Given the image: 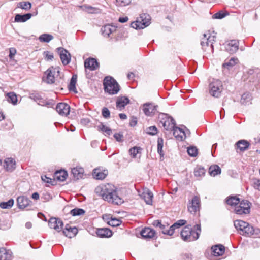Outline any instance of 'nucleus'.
I'll use <instances>...</instances> for the list:
<instances>
[{"label": "nucleus", "mask_w": 260, "mask_h": 260, "mask_svg": "<svg viewBox=\"0 0 260 260\" xmlns=\"http://www.w3.org/2000/svg\"><path fill=\"white\" fill-rule=\"evenodd\" d=\"M157 107L152 103H146L143 105V111L146 115L151 116L155 113Z\"/></svg>", "instance_id": "18"}, {"label": "nucleus", "mask_w": 260, "mask_h": 260, "mask_svg": "<svg viewBox=\"0 0 260 260\" xmlns=\"http://www.w3.org/2000/svg\"><path fill=\"white\" fill-rule=\"evenodd\" d=\"M7 101L13 105H16L17 103V97L14 92L7 93Z\"/></svg>", "instance_id": "40"}, {"label": "nucleus", "mask_w": 260, "mask_h": 260, "mask_svg": "<svg viewBox=\"0 0 260 260\" xmlns=\"http://www.w3.org/2000/svg\"><path fill=\"white\" fill-rule=\"evenodd\" d=\"M238 62V59L236 57L231 58L228 61L225 62L223 65V68H227L228 69H230L234 66Z\"/></svg>", "instance_id": "34"}, {"label": "nucleus", "mask_w": 260, "mask_h": 260, "mask_svg": "<svg viewBox=\"0 0 260 260\" xmlns=\"http://www.w3.org/2000/svg\"><path fill=\"white\" fill-rule=\"evenodd\" d=\"M70 109V106L64 103H60L58 104L56 107V111L59 115L63 116H66L69 114Z\"/></svg>", "instance_id": "15"}, {"label": "nucleus", "mask_w": 260, "mask_h": 260, "mask_svg": "<svg viewBox=\"0 0 260 260\" xmlns=\"http://www.w3.org/2000/svg\"><path fill=\"white\" fill-rule=\"evenodd\" d=\"M153 225L155 226L159 227L161 230H163L166 228V225L162 224L158 220H154L153 222Z\"/></svg>", "instance_id": "58"}, {"label": "nucleus", "mask_w": 260, "mask_h": 260, "mask_svg": "<svg viewBox=\"0 0 260 260\" xmlns=\"http://www.w3.org/2000/svg\"><path fill=\"white\" fill-rule=\"evenodd\" d=\"M194 174L196 177H202L205 174V170L202 167H197L194 169Z\"/></svg>", "instance_id": "47"}, {"label": "nucleus", "mask_w": 260, "mask_h": 260, "mask_svg": "<svg viewBox=\"0 0 260 260\" xmlns=\"http://www.w3.org/2000/svg\"><path fill=\"white\" fill-rule=\"evenodd\" d=\"M77 76L76 75H73L71 79L70 83L69 85V89L70 91H76V83L77 82Z\"/></svg>", "instance_id": "39"}, {"label": "nucleus", "mask_w": 260, "mask_h": 260, "mask_svg": "<svg viewBox=\"0 0 260 260\" xmlns=\"http://www.w3.org/2000/svg\"><path fill=\"white\" fill-rule=\"evenodd\" d=\"M162 230V233L164 234H166V235H172L174 233V231L173 230V229L171 228V226H170L169 228V229H164L163 230Z\"/></svg>", "instance_id": "57"}, {"label": "nucleus", "mask_w": 260, "mask_h": 260, "mask_svg": "<svg viewBox=\"0 0 260 260\" xmlns=\"http://www.w3.org/2000/svg\"><path fill=\"white\" fill-rule=\"evenodd\" d=\"M140 196L147 204L152 205L153 195L150 190L147 188L144 189Z\"/></svg>", "instance_id": "16"}, {"label": "nucleus", "mask_w": 260, "mask_h": 260, "mask_svg": "<svg viewBox=\"0 0 260 260\" xmlns=\"http://www.w3.org/2000/svg\"><path fill=\"white\" fill-rule=\"evenodd\" d=\"M250 183L255 189L260 191V179L255 178H252L250 180Z\"/></svg>", "instance_id": "45"}, {"label": "nucleus", "mask_w": 260, "mask_h": 260, "mask_svg": "<svg viewBox=\"0 0 260 260\" xmlns=\"http://www.w3.org/2000/svg\"><path fill=\"white\" fill-rule=\"evenodd\" d=\"M137 123V120L136 117H133L132 118V119L129 122V125L131 126H135Z\"/></svg>", "instance_id": "63"}, {"label": "nucleus", "mask_w": 260, "mask_h": 260, "mask_svg": "<svg viewBox=\"0 0 260 260\" xmlns=\"http://www.w3.org/2000/svg\"><path fill=\"white\" fill-rule=\"evenodd\" d=\"M46 74V82L49 84L53 83L55 81V78L58 75L59 70L58 68L53 67L49 68L45 72Z\"/></svg>", "instance_id": "11"}, {"label": "nucleus", "mask_w": 260, "mask_h": 260, "mask_svg": "<svg viewBox=\"0 0 260 260\" xmlns=\"http://www.w3.org/2000/svg\"><path fill=\"white\" fill-rule=\"evenodd\" d=\"M99 66V63L96 60L91 58L86 59L84 62V67L85 69H88L91 71L96 70Z\"/></svg>", "instance_id": "21"}, {"label": "nucleus", "mask_w": 260, "mask_h": 260, "mask_svg": "<svg viewBox=\"0 0 260 260\" xmlns=\"http://www.w3.org/2000/svg\"><path fill=\"white\" fill-rule=\"evenodd\" d=\"M186 223V221L185 220H179L176 222L171 225V228L174 231L176 229L179 228L180 226L185 225Z\"/></svg>", "instance_id": "51"}, {"label": "nucleus", "mask_w": 260, "mask_h": 260, "mask_svg": "<svg viewBox=\"0 0 260 260\" xmlns=\"http://www.w3.org/2000/svg\"><path fill=\"white\" fill-rule=\"evenodd\" d=\"M237 147L241 150V151H244L249 146V143L244 140H240L237 143Z\"/></svg>", "instance_id": "37"}, {"label": "nucleus", "mask_w": 260, "mask_h": 260, "mask_svg": "<svg viewBox=\"0 0 260 260\" xmlns=\"http://www.w3.org/2000/svg\"><path fill=\"white\" fill-rule=\"evenodd\" d=\"M160 120L164 128L167 131H171L175 126V121L173 118L167 114H163Z\"/></svg>", "instance_id": "9"}, {"label": "nucleus", "mask_w": 260, "mask_h": 260, "mask_svg": "<svg viewBox=\"0 0 260 260\" xmlns=\"http://www.w3.org/2000/svg\"><path fill=\"white\" fill-rule=\"evenodd\" d=\"M121 220L112 218L107 221L108 224L112 226H118L121 224Z\"/></svg>", "instance_id": "52"}, {"label": "nucleus", "mask_w": 260, "mask_h": 260, "mask_svg": "<svg viewBox=\"0 0 260 260\" xmlns=\"http://www.w3.org/2000/svg\"><path fill=\"white\" fill-rule=\"evenodd\" d=\"M215 38V35H212L210 33L204 34L201 41L202 49L205 51L212 52Z\"/></svg>", "instance_id": "6"}, {"label": "nucleus", "mask_w": 260, "mask_h": 260, "mask_svg": "<svg viewBox=\"0 0 260 260\" xmlns=\"http://www.w3.org/2000/svg\"><path fill=\"white\" fill-rule=\"evenodd\" d=\"M251 100V96L249 93H244L241 99V103L243 105L249 104L250 103Z\"/></svg>", "instance_id": "38"}, {"label": "nucleus", "mask_w": 260, "mask_h": 260, "mask_svg": "<svg viewBox=\"0 0 260 260\" xmlns=\"http://www.w3.org/2000/svg\"><path fill=\"white\" fill-rule=\"evenodd\" d=\"M31 13H27L24 15L17 14L15 17V21L24 22L29 20L31 17Z\"/></svg>", "instance_id": "32"}, {"label": "nucleus", "mask_w": 260, "mask_h": 260, "mask_svg": "<svg viewBox=\"0 0 260 260\" xmlns=\"http://www.w3.org/2000/svg\"><path fill=\"white\" fill-rule=\"evenodd\" d=\"M214 256H220L223 254L225 251L224 247L221 245H217L212 247Z\"/></svg>", "instance_id": "29"}, {"label": "nucleus", "mask_w": 260, "mask_h": 260, "mask_svg": "<svg viewBox=\"0 0 260 260\" xmlns=\"http://www.w3.org/2000/svg\"><path fill=\"white\" fill-rule=\"evenodd\" d=\"M80 7L82 10L88 13H98L99 12V9L87 5H83Z\"/></svg>", "instance_id": "35"}, {"label": "nucleus", "mask_w": 260, "mask_h": 260, "mask_svg": "<svg viewBox=\"0 0 260 260\" xmlns=\"http://www.w3.org/2000/svg\"><path fill=\"white\" fill-rule=\"evenodd\" d=\"M107 170H102L100 169H95L92 174L94 178L99 180H102L104 179L107 176Z\"/></svg>", "instance_id": "25"}, {"label": "nucleus", "mask_w": 260, "mask_h": 260, "mask_svg": "<svg viewBox=\"0 0 260 260\" xmlns=\"http://www.w3.org/2000/svg\"><path fill=\"white\" fill-rule=\"evenodd\" d=\"M72 174L76 179L82 178L84 173V169L82 167H75L72 169Z\"/></svg>", "instance_id": "30"}, {"label": "nucleus", "mask_w": 260, "mask_h": 260, "mask_svg": "<svg viewBox=\"0 0 260 260\" xmlns=\"http://www.w3.org/2000/svg\"><path fill=\"white\" fill-rule=\"evenodd\" d=\"M85 211L83 209L80 208H75L70 211L71 214L73 216L83 215Z\"/></svg>", "instance_id": "48"}, {"label": "nucleus", "mask_w": 260, "mask_h": 260, "mask_svg": "<svg viewBox=\"0 0 260 260\" xmlns=\"http://www.w3.org/2000/svg\"><path fill=\"white\" fill-rule=\"evenodd\" d=\"M46 58L48 60H51L53 58V55L52 53H50L48 52H46Z\"/></svg>", "instance_id": "64"}, {"label": "nucleus", "mask_w": 260, "mask_h": 260, "mask_svg": "<svg viewBox=\"0 0 260 260\" xmlns=\"http://www.w3.org/2000/svg\"><path fill=\"white\" fill-rule=\"evenodd\" d=\"M68 176L67 172L65 171L60 170L56 171L54 176V179L63 181Z\"/></svg>", "instance_id": "31"}, {"label": "nucleus", "mask_w": 260, "mask_h": 260, "mask_svg": "<svg viewBox=\"0 0 260 260\" xmlns=\"http://www.w3.org/2000/svg\"><path fill=\"white\" fill-rule=\"evenodd\" d=\"M223 90L222 82L218 79H213L209 84V93L215 98H219Z\"/></svg>", "instance_id": "7"}, {"label": "nucleus", "mask_w": 260, "mask_h": 260, "mask_svg": "<svg viewBox=\"0 0 260 260\" xmlns=\"http://www.w3.org/2000/svg\"><path fill=\"white\" fill-rule=\"evenodd\" d=\"M235 228L239 231L241 235L246 236L258 235L260 233V229H254L249 223L241 220H237L234 221Z\"/></svg>", "instance_id": "2"}, {"label": "nucleus", "mask_w": 260, "mask_h": 260, "mask_svg": "<svg viewBox=\"0 0 260 260\" xmlns=\"http://www.w3.org/2000/svg\"><path fill=\"white\" fill-rule=\"evenodd\" d=\"M95 192L103 200L112 204L119 205L123 203L116 191V187L111 184H101L95 189Z\"/></svg>", "instance_id": "1"}, {"label": "nucleus", "mask_w": 260, "mask_h": 260, "mask_svg": "<svg viewBox=\"0 0 260 260\" xmlns=\"http://www.w3.org/2000/svg\"><path fill=\"white\" fill-rule=\"evenodd\" d=\"M99 127L104 132H105L106 134L108 135H110L111 133H112V131L111 129L108 127L107 126L103 125V124H101L100 125Z\"/></svg>", "instance_id": "53"}, {"label": "nucleus", "mask_w": 260, "mask_h": 260, "mask_svg": "<svg viewBox=\"0 0 260 260\" xmlns=\"http://www.w3.org/2000/svg\"><path fill=\"white\" fill-rule=\"evenodd\" d=\"M187 153L189 155L192 157H195L198 154V149L194 146H190L187 148Z\"/></svg>", "instance_id": "49"}, {"label": "nucleus", "mask_w": 260, "mask_h": 260, "mask_svg": "<svg viewBox=\"0 0 260 260\" xmlns=\"http://www.w3.org/2000/svg\"><path fill=\"white\" fill-rule=\"evenodd\" d=\"M102 113L103 116L105 118H108L110 116V112L107 108L104 107L102 109Z\"/></svg>", "instance_id": "55"}, {"label": "nucleus", "mask_w": 260, "mask_h": 260, "mask_svg": "<svg viewBox=\"0 0 260 260\" xmlns=\"http://www.w3.org/2000/svg\"><path fill=\"white\" fill-rule=\"evenodd\" d=\"M239 41L236 40H232L228 41L225 44V49L230 54L235 53L239 48Z\"/></svg>", "instance_id": "13"}, {"label": "nucleus", "mask_w": 260, "mask_h": 260, "mask_svg": "<svg viewBox=\"0 0 260 260\" xmlns=\"http://www.w3.org/2000/svg\"><path fill=\"white\" fill-rule=\"evenodd\" d=\"M145 132L148 135L153 136L157 133V128L155 126H151L146 128Z\"/></svg>", "instance_id": "50"}, {"label": "nucleus", "mask_w": 260, "mask_h": 260, "mask_svg": "<svg viewBox=\"0 0 260 260\" xmlns=\"http://www.w3.org/2000/svg\"><path fill=\"white\" fill-rule=\"evenodd\" d=\"M18 207L20 209H25L26 207H29L32 205V202L28 198L20 196L17 198Z\"/></svg>", "instance_id": "17"}, {"label": "nucleus", "mask_w": 260, "mask_h": 260, "mask_svg": "<svg viewBox=\"0 0 260 260\" xmlns=\"http://www.w3.org/2000/svg\"><path fill=\"white\" fill-rule=\"evenodd\" d=\"M115 139L118 142L122 141L123 135L121 133H116L114 135Z\"/></svg>", "instance_id": "62"}, {"label": "nucleus", "mask_w": 260, "mask_h": 260, "mask_svg": "<svg viewBox=\"0 0 260 260\" xmlns=\"http://www.w3.org/2000/svg\"><path fill=\"white\" fill-rule=\"evenodd\" d=\"M129 102V100L128 98L122 96L119 97L117 99L116 101V106L117 108L120 110L124 108L125 106Z\"/></svg>", "instance_id": "28"}, {"label": "nucleus", "mask_w": 260, "mask_h": 260, "mask_svg": "<svg viewBox=\"0 0 260 260\" xmlns=\"http://www.w3.org/2000/svg\"><path fill=\"white\" fill-rule=\"evenodd\" d=\"M13 255L12 251L5 248H0V260H12Z\"/></svg>", "instance_id": "23"}, {"label": "nucleus", "mask_w": 260, "mask_h": 260, "mask_svg": "<svg viewBox=\"0 0 260 260\" xmlns=\"http://www.w3.org/2000/svg\"><path fill=\"white\" fill-rule=\"evenodd\" d=\"M4 166L6 171L12 172L16 168V161L12 158H7L4 161Z\"/></svg>", "instance_id": "24"}, {"label": "nucleus", "mask_w": 260, "mask_h": 260, "mask_svg": "<svg viewBox=\"0 0 260 260\" xmlns=\"http://www.w3.org/2000/svg\"><path fill=\"white\" fill-rule=\"evenodd\" d=\"M53 39V37L51 35L47 34H44L41 35L39 38V40L40 42L46 43L50 42Z\"/></svg>", "instance_id": "42"}, {"label": "nucleus", "mask_w": 260, "mask_h": 260, "mask_svg": "<svg viewBox=\"0 0 260 260\" xmlns=\"http://www.w3.org/2000/svg\"><path fill=\"white\" fill-rule=\"evenodd\" d=\"M251 203L247 200H242L234 208V212L238 215L246 214L250 213Z\"/></svg>", "instance_id": "8"}, {"label": "nucleus", "mask_w": 260, "mask_h": 260, "mask_svg": "<svg viewBox=\"0 0 260 260\" xmlns=\"http://www.w3.org/2000/svg\"><path fill=\"white\" fill-rule=\"evenodd\" d=\"M163 146V139L162 138H158L157 140V152L159 154V155L162 157H163L164 155L162 150Z\"/></svg>", "instance_id": "41"}, {"label": "nucleus", "mask_w": 260, "mask_h": 260, "mask_svg": "<svg viewBox=\"0 0 260 260\" xmlns=\"http://www.w3.org/2000/svg\"><path fill=\"white\" fill-rule=\"evenodd\" d=\"M96 234L101 238H108L112 235V232L108 228H102L98 229Z\"/></svg>", "instance_id": "26"}, {"label": "nucleus", "mask_w": 260, "mask_h": 260, "mask_svg": "<svg viewBox=\"0 0 260 260\" xmlns=\"http://www.w3.org/2000/svg\"><path fill=\"white\" fill-rule=\"evenodd\" d=\"M41 179H42V181H43L44 182H45L46 183H48L52 184V183L53 182L52 179L51 178L48 177L46 175L42 176Z\"/></svg>", "instance_id": "60"}, {"label": "nucleus", "mask_w": 260, "mask_h": 260, "mask_svg": "<svg viewBox=\"0 0 260 260\" xmlns=\"http://www.w3.org/2000/svg\"><path fill=\"white\" fill-rule=\"evenodd\" d=\"M200 198L199 196H195L193 197L191 201L188 205V210L191 213H195L200 210Z\"/></svg>", "instance_id": "10"}, {"label": "nucleus", "mask_w": 260, "mask_h": 260, "mask_svg": "<svg viewBox=\"0 0 260 260\" xmlns=\"http://www.w3.org/2000/svg\"><path fill=\"white\" fill-rule=\"evenodd\" d=\"M57 49L59 52L62 63L64 65L69 64L71 60V56L68 51L62 47L58 48Z\"/></svg>", "instance_id": "14"}, {"label": "nucleus", "mask_w": 260, "mask_h": 260, "mask_svg": "<svg viewBox=\"0 0 260 260\" xmlns=\"http://www.w3.org/2000/svg\"><path fill=\"white\" fill-rule=\"evenodd\" d=\"M228 14H225L222 12H219L214 14L212 17L214 19H222L225 17Z\"/></svg>", "instance_id": "54"}, {"label": "nucleus", "mask_w": 260, "mask_h": 260, "mask_svg": "<svg viewBox=\"0 0 260 260\" xmlns=\"http://www.w3.org/2000/svg\"><path fill=\"white\" fill-rule=\"evenodd\" d=\"M150 20L151 17L149 15L142 13L140 15L136 21L131 23V26L136 29H143L150 25Z\"/></svg>", "instance_id": "5"}, {"label": "nucleus", "mask_w": 260, "mask_h": 260, "mask_svg": "<svg viewBox=\"0 0 260 260\" xmlns=\"http://www.w3.org/2000/svg\"><path fill=\"white\" fill-rule=\"evenodd\" d=\"M9 57L10 59H13L14 56L16 53V50L14 48H10L9 49Z\"/></svg>", "instance_id": "59"}, {"label": "nucleus", "mask_w": 260, "mask_h": 260, "mask_svg": "<svg viewBox=\"0 0 260 260\" xmlns=\"http://www.w3.org/2000/svg\"><path fill=\"white\" fill-rule=\"evenodd\" d=\"M49 226L59 232L63 230V223L62 221L57 218L52 217L48 222Z\"/></svg>", "instance_id": "12"}, {"label": "nucleus", "mask_w": 260, "mask_h": 260, "mask_svg": "<svg viewBox=\"0 0 260 260\" xmlns=\"http://www.w3.org/2000/svg\"><path fill=\"white\" fill-rule=\"evenodd\" d=\"M226 203L228 205L235 208L239 204L240 199L236 196H230L227 199Z\"/></svg>", "instance_id": "33"}, {"label": "nucleus", "mask_w": 260, "mask_h": 260, "mask_svg": "<svg viewBox=\"0 0 260 260\" xmlns=\"http://www.w3.org/2000/svg\"><path fill=\"white\" fill-rule=\"evenodd\" d=\"M172 130L173 131V135L177 140L183 141L186 138V133L182 128L175 126Z\"/></svg>", "instance_id": "22"}, {"label": "nucleus", "mask_w": 260, "mask_h": 260, "mask_svg": "<svg viewBox=\"0 0 260 260\" xmlns=\"http://www.w3.org/2000/svg\"><path fill=\"white\" fill-rule=\"evenodd\" d=\"M105 91L109 94H117L119 90L120 86L117 81L111 77H106L104 80Z\"/></svg>", "instance_id": "4"}, {"label": "nucleus", "mask_w": 260, "mask_h": 260, "mask_svg": "<svg viewBox=\"0 0 260 260\" xmlns=\"http://www.w3.org/2000/svg\"><path fill=\"white\" fill-rule=\"evenodd\" d=\"M30 98L36 101H38L41 99L40 95L38 93H31L30 95Z\"/></svg>", "instance_id": "61"}, {"label": "nucleus", "mask_w": 260, "mask_h": 260, "mask_svg": "<svg viewBox=\"0 0 260 260\" xmlns=\"http://www.w3.org/2000/svg\"><path fill=\"white\" fill-rule=\"evenodd\" d=\"M209 172L211 176H215L216 175L220 174L221 169L217 165L211 166L209 168Z\"/></svg>", "instance_id": "36"}, {"label": "nucleus", "mask_w": 260, "mask_h": 260, "mask_svg": "<svg viewBox=\"0 0 260 260\" xmlns=\"http://www.w3.org/2000/svg\"><path fill=\"white\" fill-rule=\"evenodd\" d=\"M118 4L121 6H125L129 5L132 0H116Z\"/></svg>", "instance_id": "56"}, {"label": "nucleus", "mask_w": 260, "mask_h": 260, "mask_svg": "<svg viewBox=\"0 0 260 260\" xmlns=\"http://www.w3.org/2000/svg\"><path fill=\"white\" fill-rule=\"evenodd\" d=\"M201 229L200 224H196L194 230H191L190 226H186L181 232L182 239L185 241H192L199 238Z\"/></svg>", "instance_id": "3"}, {"label": "nucleus", "mask_w": 260, "mask_h": 260, "mask_svg": "<svg viewBox=\"0 0 260 260\" xmlns=\"http://www.w3.org/2000/svg\"><path fill=\"white\" fill-rule=\"evenodd\" d=\"M155 234V231L150 228H145L141 232V236L144 238H153Z\"/></svg>", "instance_id": "27"}, {"label": "nucleus", "mask_w": 260, "mask_h": 260, "mask_svg": "<svg viewBox=\"0 0 260 260\" xmlns=\"http://www.w3.org/2000/svg\"><path fill=\"white\" fill-rule=\"evenodd\" d=\"M77 233L78 229L76 228H72L69 224H67L62 230L63 235L69 238L74 237Z\"/></svg>", "instance_id": "19"}, {"label": "nucleus", "mask_w": 260, "mask_h": 260, "mask_svg": "<svg viewBox=\"0 0 260 260\" xmlns=\"http://www.w3.org/2000/svg\"><path fill=\"white\" fill-rule=\"evenodd\" d=\"M116 27L112 25L107 24L105 25L101 29V31L102 35L105 37H109L110 35L115 31Z\"/></svg>", "instance_id": "20"}, {"label": "nucleus", "mask_w": 260, "mask_h": 260, "mask_svg": "<svg viewBox=\"0 0 260 260\" xmlns=\"http://www.w3.org/2000/svg\"><path fill=\"white\" fill-rule=\"evenodd\" d=\"M14 204V200L10 199L7 202H3L0 203V207L2 209H9L11 208Z\"/></svg>", "instance_id": "44"}, {"label": "nucleus", "mask_w": 260, "mask_h": 260, "mask_svg": "<svg viewBox=\"0 0 260 260\" xmlns=\"http://www.w3.org/2000/svg\"><path fill=\"white\" fill-rule=\"evenodd\" d=\"M31 4L28 2H21L17 4L18 8H21L22 9L26 10H29L31 8Z\"/></svg>", "instance_id": "46"}, {"label": "nucleus", "mask_w": 260, "mask_h": 260, "mask_svg": "<svg viewBox=\"0 0 260 260\" xmlns=\"http://www.w3.org/2000/svg\"><path fill=\"white\" fill-rule=\"evenodd\" d=\"M141 148L140 147L135 146L129 149V152L132 157L136 158L137 154L141 153Z\"/></svg>", "instance_id": "43"}]
</instances>
